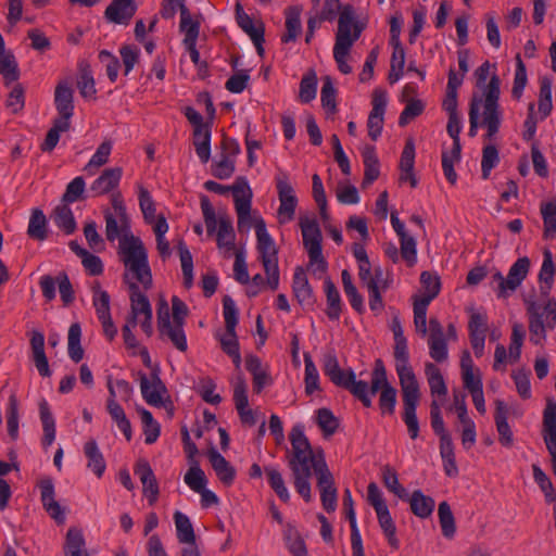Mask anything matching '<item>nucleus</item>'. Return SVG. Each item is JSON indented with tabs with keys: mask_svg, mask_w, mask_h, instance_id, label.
Returning <instances> with one entry per match:
<instances>
[{
	"mask_svg": "<svg viewBox=\"0 0 556 556\" xmlns=\"http://www.w3.org/2000/svg\"><path fill=\"white\" fill-rule=\"evenodd\" d=\"M302 7L292 5L286 9V33L281 36L283 43L295 41L302 33L301 24Z\"/></svg>",
	"mask_w": 556,
	"mask_h": 556,
	"instance_id": "obj_35",
	"label": "nucleus"
},
{
	"mask_svg": "<svg viewBox=\"0 0 556 556\" xmlns=\"http://www.w3.org/2000/svg\"><path fill=\"white\" fill-rule=\"evenodd\" d=\"M292 290L299 304L302 306L314 305V294L307 276L302 267H296L293 274Z\"/></svg>",
	"mask_w": 556,
	"mask_h": 556,
	"instance_id": "obj_28",
	"label": "nucleus"
},
{
	"mask_svg": "<svg viewBox=\"0 0 556 556\" xmlns=\"http://www.w3.org/2000/svg\"><path fill=\"white\" fill-rule=\"evenodd\" d=\"M139 378L143 400L151 406H163L167 389L160 378L159 368L154 369L149 377L144 372H140Z\"/></svg>",
	"mask_w": 556,
	"mask_h": 556,
	"instance_id": "obj_15",
	"label": "nucleus"
},
{
	"mask_svg": "<svg viewBox=\"0 0 556 556\" xmlns=\"http://www.w3.org/2000/svg\"><path fill=\"white\" fill-rule=\"evenodd\" d=\"M394 337V365L403 394V421L407 427L409 438L415 440L419 434V422L416 409L420 401V389L416 375L409 363L407 340L401 320L394 316L391 323Z\"/></svg>",
	"mask_w": 556,
	"mask_h": 556,
	"instance_id": "obj_2",
	"label": "nucleus"
},
{
	"mask_svg": "<svg viewBox=\"0 0 556 556\" xmlns=\"http://www.w3.org/2000/svg\"><path fill=\"white\" fill-rule=\"evenodd\" d=\"M415 165V144L412 139L407 140L401 154L400 160V180L409 181L412 188L417 187V178L414 174Z\"/></svg>",
	"mask_w": 556,
	"mask_h": 556,
	"instance_id": "obj_31",
	"label": "nucleus"
},
{
	"mask_svg": "<svg viewBox=\"0 0 556 556\" xmlns=\"http://www.w3.org/2000/svg\"><path fill=\"white\" fill-rule=\"evenodd\" d=\"M265 472L270 488L282 502L288 503L290 500V493L285 484V480L280 471L275 467L268 466L265 467Z\"/></svg>",
	"mask_w": 556,
	"mask_h": 556,
	"instance_id": "obj_55",
	"label": "nucleus"
},
{
	"mask_svg": "<svg viewBox=\"0 0 556 556\" xmlns=\"http://www.w3.org/2000/svg\"><path fill=\"white\" fill-rule=\"evenodd\" d=\"M540 212L543 219V238L552 240L556 237V202L542 203Z\"/></svg>",
	"mask_w": 556,
	"mask_h": 556,
	"instance_id": "obj_45",
	"label": "nucleus"
},
{
	"mask_svg": "<svg viewBox=\"0 0 556 556\" xmlns=\"http://www.w3.org/2000/svg\"><path fill=\"white\" fill-rule=\"evenodd\" d=\"M54 105L59 113L58 119L71 122L74 115V91L68 81H60L54 90Z\"/></svg>",
	"mask_w": 556,
	"mask_h": 556,
	"instance_id": "obj_20",
	"label": "nucleus"
},
{
	"mask_svg": "<svg viewBox=\"0 0 556 556\" xmlns=\"http://www.w3.org/2000/svg\"><path fill=\"white\" fill-rule=\"evenodd\" d=\"M30 349L34 364L41 377H50L51 370L47 355L45 353V336L38 330H34L30 337Z\"/></svg>",
	"mask_w": 556,
	"mask_h": 556,
	"instance_id": "obj_26",
	"label": "nucleus"
},
{
	"mask_svg": "<svg viewBox=\"0 0 556 556\" xmlns=\"http://www.w3.org/2000/svg\"><path fill=\"white\" fill-rule=\"evenodd\" d=\"M387 102V92L382 89H375L372 93V109L367 121L368 136L374 141H376L382 132Z\"/></svg>",
	"mask_w": 556,
	"mask_h": 556,
	"instance_id": "obj_17",
	"label": "nucleus"
},
{
	"mask_svg": "<svg viewBox=\"0 0 556 556\" xmlns=\"http://www.w3.org/2000/svg\"><path fill=\"white\" fill-rule=\"evenodd\" d=\"M527 313L530 341L534 345H542L546 340L547 331L556 327V300L548 299L543 306L530 302L527 305Z\"/></svg>",
	"mask_w": 556,
	"mask_h": 556,
	"instance_id": "obj_9",
	"label": "nucleus"
},
{
	"mask_svg": "<svg viewBox=\"0 0 556 556\" xmlns=\"http://www.w3.org/2000/svg\"><path fill=\"white\" fill-rule=\"evenodd\" d=\"M542 435L547 451H556V403L553 401H548L543 413Z\"/></svg>",
	"mask_w": 556,
	"mask_h": 556,
	"instance_id": "obj_32",
	"label": "nucleus"
},
{
	"mask_svg": "<svg viewBox=\"0 0 556 556\" xmlns=\"http://www.w3.org/2000/svg\"><path fill=\"white\" fill-rule=\"evenodd\" d=\"M159 331L161 336L167 337L177 350L180 352L187 351L188 343L184 325L173 323L169 327H165Z\"/></svg>",
	"mask_w": 556,
	"mask_h": 556,
	"instance_id": "obj_63",
	"label": "nucleus"
},
{
	"mask_svg": "<svg viewBox=\"0 0 556 556\" xmlns=\"http://www.w3.org/2000/svg\"><path fill=\"white\" fill-rule=\"evenodd\" d=\"M325 293L327 298L326 314L331 320H339L342 311V301L340 293L330 278L324 281Z\"/></svg>",
	"mask_w": 556,
	"mask_h": 556,
	"instance_id": "obj_39",
	"label": "nucleus"
},
{
	"mask_svg": "<svg viewBox=\"0 0 556 556\" xmlns=\"http://www.w3.org/2000/svg\"><path fill=\"white\" fill-rule=\"evenodd\" d=\"M174 520L179 543H194L195 534L189 517L181 511H176L174 514Z\"/></svg>",
	"mask_w": 556,
	"mask_h": 556,
	"instance_id": "obj_48",
	"label": "nucleus"
},
{
	"mask_svg": "<svg viewBox=\"0 0 556 556\" xmlns=\"http://www.w3.org/2000/svg\"><path fill=\"white\" fill-rule=\"evenodd\" d=\"M180 30L185 34V46L197 45L200 24L191 18L190 12L186 5H181Z\"/></svg>",
	"mask_w": 556,
	"mask_h": 556,
	"instance_id": "obj_44",
	"label": "nucleus"
},
{
	"mask_svg": "<svg viewBox=\"0 0 556 556\" xmlns=\"http://www.w3.org/2000/svg\"><path fill=\"white\" fill-rule=\"evenodd\" d=\"M376 514H377L379 526L382 529L383 533L386 534L389 544L392 547L397 548L399 540L395 535L396 527L394 525V521L392 519L389 508L386 507L381 510L376 511Z\"/></svg>",
	"mask_w": 556,
	"mask_h": 556,
	"instance_id": "obj_53",
	"label": "nucleus"
},
{
	"mask_svg": "<svg viewBox=\"0 0 556 556\" xmlns=\"http://www.w3.org/2000/svg\"><path fill=\"white\" fill-rule=\"evenodd\" d=\"M139 413L143 425L144 442L147 444H153L156 442L161 433L160 424L153 418L151 412L148 409L141 408Z\"/></svg>",
	"mask_w": 556,
	"mask_h": 556,
	"instance_id": "obj_58",
	"label": "nucleus"
},
{
	"mask_svg": "<svg viewBox=\"0 0 556 556\" xmlns=\"http://www.w3.org/2000/svg\"><path fill=\"white\" fill-rule=\"evenodd\" d=\"M40 501L47 514L58 523L65 522V509L55 500L54 483L51 478H45L39 482Z\"/></svg>",
	"mask_w": 556,
	"mask_h": 556,
	"instance_id": "obj_18",
	"label": "nucleus"
},
{
	"mask_svg": "<svg viewBox=\"0 0 556 556\" xmlns=\"http://www.w3.org/2000/svg\"><path fill=\"white\" fill-rule=\"evenodd\" d=\"M106 409L117 428L123 432L125 439L129 442L132 439L131 424L127 418L124 408L118 402L106 403Z\"/></svg>",
	"mask_w": 556,
	"mask_h": 556,
	"instance_id": "obj_43",
	"label": "nucleus"
},
{
	"mask_svg": "<svg viewBox=\"0 0 556 556\" xmlns=\"http://www.w3.org/2000/svg\"><path fill=\"white\" fill-rule=\"evenodd\" d=\"M406 501L409 503L412 513L420 519L430 517L435 507L434 500L431 496L425 495L420 490L414 491L412 495L408 494V500Z\"/></svg>",
	"mask_w": 556,
	"mask_h": 556,
	"instance_id": "obj_37",
	"label": "nucleus"
},
{
	"mask_svg": "<svg viewBox=\"0 0 556 556\" xmlns=\"http://www.w3.org/2000/svg\"><path fill=\"white\" fill-rule=\"evenodd\" d=\"M275 181L280 202L277 211V218L279 224H288L294 218L298 198L294 188L289 181L287 173L280 172L277 174Z\"/></svg>",
	"mask_w": 556,
	"mask_h": 556,
	"instance_id": "obj_14",
	"label": "nucleus"
},
{
	"mask_svg": "<svg viewBox=\"0 0 556 556\" xmlns=\"http://www.w3.org/2000/svg\"><path fill=\"white\" fill-rule=\"evenodd\" d=\"M299 224L309 263L316 267L315 270L325 273L327 270V262L323 256V235L317 219L315 217L301 216Z\"/></svg>",
	"mask_w": 556,
	"mask_h": 556,
	"instance_id": "obj_12",
	"label": "nucleus"
},
{
	"mask_svg": "<svg viewBox=\"0 0 556 556\" xmlns=\"http://www.w3.org/2000/svg\"><path fill=\"white\" fill-rule=\"evenodd\" d=\"M79 93L85 99H94L97 89L92 72L88 65L80 67L77 80Z\"/></svg>",
	"mask_w": 556,
	"mask_h": 556,
	"instance_id": "obj_59",
	"label": "nucleus"
},
{
	"mask_svg": "<svg viewBox=\"0 0 556 556\" xmlns=\"http://www.w3.org/2000/svg\"><path fill=\"white\" fill-rule=\"evenodd\" d=\"M317 486L320 492V501L324 509L328 513H333L338 505V490L329 468H324L321 475L317 477Z\"/></svg>",
	"mask_w": 556,
	"mask_h": 556,
	"instance_id": "obj_21",
	"label": "nucleus"
},
{
	"mask_svg": "<svg viewBox=\"0 0 556 556\" xmlns=\"http://www.w3.org/2000/svg\"><path fill=\"white\" fill-rule=\"evenodd\" d=\"M92 304L94 306L97 317L98 319H104L106 316L111 315L110 295L106 291L101 289L98 282L92 286Z\"/></svg>",
	"mask_w": 556,
	"mask_h": 556,
	"instance_id": "obj_60",
	"label": "nucleus"
},
{
	"mask_svg": "<svg viewBox=\"0 0 556 556\" xmlns=\"http://www.w3.org/2000/svg\"><path fill=\"white\" fill-rule=\"evenodd\" d=\"M323 370L330 381L342 389L348 390L362 404L369 408L372 405L371 396L381 392L390 382L383 362L378 358L371 372L370 386L364 380H356L353 369H342L334 354H327L324 358Z\"/></svg>",
	"mask_w": 556,
	"mask_h": 556,
	"instance_id": "obj_4",
	"label": "nucleus"
},
{
	"mask_svg": "<svg viewBox=\"0 0 556 556\" xmlns=\"http://www.w3.org/2000/svg\"><path fill=\"white\" fill-rule=\"evenodd\" d=\"M84 454L87 458V468L101 478L106 469V463L96 440L90 439L84 444Z\"/></svg>",
	"mask_w": 556,
	"mask_h": 556,
	"instance_id": "obj_36",
	"label": "nucleus"
},
{
	"mask_svg": "<svg viewBox=\"0 0 556 556\" xmlns=\"http://www.w3.org/2000/svg\"><path fill=\"white\" fill-rule=\"evenodd\" d=\"M27 233L30 238L43 241L47 239V218L43 212L39 208L33 211Z\"/></svg>",
	"mask_w": 556,
	"mask_h": 556,
	"instance_id": "obj_50",
	"label": "nucleus"
},
{
	"mask_svg": "<svg viewBox=\"0 0 556 556\" xmlns=\"http://www.w3.org/2000/svg\"><path fill=\"white\" fill-rule=\"evenodd\" d=\"M130 290V312L127 321L140 324L142 331L150 337L153 333L152 326V307L147 295L140 291L137 279L129 276L126 279Z\"/></svg>",
	"mask_w": 556,
	"mask_h": 556,
	"instance_id": "obj_13",
	"label": "nucleus"
},
{
	"mask_svg": "<svg viewBox=\"0 0 556 556\" xmlns=\"http://www.w3.org/2000/svg\"><path fill=\"white\" fill-rule=\"evenodd\" d=\"M105 237L110 242L119 240L118 254L126 273L125 279L129 276L137 279L148 290L152 287V274L148 263V254L139 238L130 235L128 217L114 215L110 210L104 211Z\"/></svg>",
	"mask_w": 556,
	"mask_h": 556,
	"instance_id": "obj_1",
	"label": "nucleus"
},
{
	"mask_svg": "<svg viewBox=\"0 0 556 556\" xmlns=\"http://www.w3.org/2000/svg\"><path fill=\"white\" fill-rule=\"evenodd\" d=\"M58 283L61 300L64 305L71 304L75 296L72 283L68 276L65 273H60L56 278H52L49 275H43L39 280V286L42 291V295L48 301H52L55 298V285Z\"/></svg>",
	"mask_w": 556,
	"mask_h": 556,
	"instance_id": "obj_16",
	"label": "nucleus"
},
{
	"mask_svg": "<svg viewBox=\"0 0 556 556\" xmlns=\"http://www.w3.org/2000/svg\"><path fill=\"white\" fill-rule=\"evenodd\" d=\"M39 414L43 429L42 445L48 447L55 439V420L46 400L39 403Z\"/></svg>",
	"mask_w": 556,
	"mask_h": 556,
	"instance_id": "obj_41",
	"label": "nucleus"
},
{
	"mask_svg": "<svg viewBox=\"0 0 556 556\" xmlns=\"http://www.w3.org/2000/svg\"><path fill=\"white\" fill-rule=\"evenodd\" d=\"M212 129L208 124L200 125L193 130V144L195 153L202 163H207L211 157Z\"/></svg>",
	"mask_w": 556,
	"mask_h": 556,
	"instance_id": "obj_34",
	"label": "nucleus"
},
{
	"mask_svg": "<svg viewBox=\"0 0 556 556\" xmlns=\"http://www.w3.org/2000/svg\"><path fill=\"white\" fill-rule=\"evenodd\" d=\"M508 408L504 401H495L494 421L498 432V441L505 447H511L514 444V433L508 425Z\"/></svg>",
	"mask_w": 556,
	"mask_h": 556,
	"instance_id": "obj_25",
	"label": "nucleus"
},
{
	"mask_svg": "<svg viewBox=\"0 0 556 556\" xmlns=\"http://www.w3.org/2000/svg\"><path fill=\"white\" fill-rule=\"evenodd\" d=\"M112 152L111 141H103L96 150L89 162L85 165L84 170L87 175L93 176L97 170L108 163Z\"/></svg>",
	"mask_w": 556,
	"mask_h": 556,
	"instance_id": "obj_47",
	"label": "nucleus"
},
{
	"mask_svg": "<svg viewBox=\"0 0 556 556\" xmlns=\"http://www.w3.org/2000/svg\"><path fill=\"white\" fill-rule=\"evenodd\" d=\"M53 223L64 231L66 235H71L76 230V220L74 214L68 204L58 205L51 215Z\"/></svg>",
	"mask_w": 556,
	"mask_h": 556,
	"instance_id": "obj_40",
	"label": "nucleus"
},
{
	"mask_svg": "<svg viewBox=\"0 0 556 556\" xmlns=\"http://www.w3.org/2000/svg\"><path fill=\"white\" fill-rule=\"evenodd\" d=\"M291 450L288 453V466L292 472L296 492L306 503L312 501L309 479L312 470L319 477L328 468L323 450H313L302 425H295L289 434Z\"/></svg>",
	"mask_w": 556,
	"mask_h": 556,
	"instance_id": "obj_3",
	"label": "nucleus"
},
{
	"mask_svg": "<svg viewBox=\"0 0 556 556\" xmlns=\"http://www.w3.org/2000/svg\"><path fill=\"white\" fill-rule=\"evenodd\" d=\"M425 375L433 400H443L447 395V386L440 368L430 362L425 364Z\"/></svg>",
	"mask_w": 556,
	"mask_h": 556,
	"instance_id": "obj_29",
	"label": "nucleus"
},
{
	"mask_svg": "<svg viewBox=\"0 0 556 556\" xmlns=\"http://www.w3.org/2000/svg\"><path fill=\"white\" fill-rule=\"evenodd\" d=\"M64 556H90L84 533L78 528H70L66 532L64 543Z\"/></svg>",
	"mask_w": 556,
	"mask_h": 556,
	"instance_id": "obj_38",
	"label": "nucleus"
},
{
	"mask_svg": "<svg viewBox=\"0 0 556 556\" xmlns=\"http://www.w3.org/2000/svg\"><path fill=\"white\" fill-rule=\"evenodd\" d=\"M81 328L78 323L72 324L68 329V356L75 363H79L84 357V350L80 345Z\"/></svg>",
	"mask_w": 556,
	"mask_h": 556,
	"instance_id": "obj_56",
	"label": "nucleus"
},
{
	"mask_svg": "<svg viewBox=\"0 0 556 556\" xmlns=\"http://www.w3.org/2000/svg\"><path fill=\"white\" fill-rule=\"evenodd\" d=\"M204 188L210 192L225 194L228 191L232 192L235 208L238 217V228L249 230L251 227V206L253 191L245 177L239 176L236 178L232 186H224L214 180L204 182Z\"/></svg>",
	"mask_w": 556,
	"mask_h": 556,
	"instance_id": "obj_7",
	"label": "nucleus"
},
{
	"mask_svg": "<svg viewBox=\"0 0 556 556\" xmlns=\"http://www.w3.org/2000/svg\"><path fill=\"white\" fill-rule=\"evenodd\" d=\"M135 473L143 486V494L148 497L149 503L152 505L156 502L160 490L155 475L146 459H139L135 466Z\"/></svg>",
	"mask_w": 556,
	"mask_h": 556,
	"instance_id": "obj_23",
	"label": "nucleus"
},
{
	"mask_svg": "<svg viewBox=\"0 0 556 556\" xmlns=\"http://www.w3.org/2000/svg\"><path fill=\"white\" fill-rule=\"evenodd\" d=\"M254 228L257 240L256 249L258 258L266 274L267 286L270 290L275 291L279 287L278 250L262 217L254 219Z\"/></svg>",
	"mask_w": 556,
	"mask_h": 556,
	"instance_id": "obj_8",
	"label": "nucleus"
},
{
	"mask_svg": "<svg viewBox=\"0 0 556 556\" xmlns=\"http://www.w3.org/2000/svg\"><path fill=\"white\" fill-rule=\"evenodd\" d=\"M122 176L123 169L121 167L106 168L93 180L90 191L94 197L108 194L118 187Z\"/></svg>",
	"mask_w": 556,
	"mask_h": 556,
	"instance_id": "obj_24",
	"label": "nucleus"
},
{
	"mask_svg": "<svg viewBox=\"0 0 556 556\" xmlns=\"http://www.w3.org/2000/svg\"><path fill=\"white\" fill-rule=\"evenodd\" d=\"M286 546L293 556H307V549L304 540L296 529L288 523L283 530Z\"/></svg>",
	"mask_w": 556,
	"mask_h": 556,
	"instance_id": "obj_49",
	"label": "nucleus"
},
{
	"mask_svg": "<svg viewBox=\"0 0 556 556\" xmlns=\"http://www.w3.org/2000/svg\"><path fill=\"white\" fill-rule=\"evenodd\" d=\"M501 80L496 74H493L489 85L485 86L481 97H473L469 108V131L470 137L477 135L479 126V115L481 112L480 125L486 128L485 139L492 140L498 132L502 124V111L500 108Z\"/></svg>",
	"mask_w": 556,
	"mask_h": 556,
	"instance_id": "obj_5",
	"label": "nucleus"
},
{
	"mask_svg": "<svg viewBox=\"0 0 556 556\" xmlns=\"http://www.w3.org/2000/svg\"><path fill=\"white\" fill-rule=\"evenodd\" d=\"M201 211L208 235L216 232V242L219 249L231 252L235 249L236 235L232 223L228 217L216 218L215 210L207 197L201 198Z\"/></svg>",
	"mask_w": 556,
	"mask_h": 556,
	"instance_id": "obj_10",
	"label": "nucleus"
},
{
	"mask_svg": "<svg viewBox=\"0 0 556 556\" xmlns=\"http://www.w3.org/2000/svg\"><path fill=\"white\" fill-rule=\"evenodd\" d=\"M233 402L241 422L254 426L256 424L255 414L249 408L248 387L244 378L241 376L237 378L233 386Z\"/></svg>",
	"mask_w": 556,
	"mask_h": 556,
	"instance_id": "obj_19",
	"label": "nucleus"
},
{
	"mask_svg": "<svg viewBox=\"0 0 556 556\" xmlns=\"http://www.w3.org/2000/svg\"><path fill=\"white\" fill-rule=\"evenodd\" d=\"M182 277H184V286L187 289H190L193 286V260L192 255L185 244L184 241H180L178 244Z\"/></svg>",
	"mask_w": 556,
	"mask_h": 556,
	"instance_id": "obj_54",
	"label": "nucleus"
},
{
	"mask_svg": "<svg viewBox=\"0 0 556 556\" xmlns=\"http://www.w3.org/2000/svg\"><path fill=\"white\" fill-rule=\"evenodd\" d=\"M106 387L109 390V397L106 403L118 402V400L128 402L132 394L131 384L124 379H113L108 377Z\"/></svg>",
	"mask_w": 556,
	"mask_h": 556,
	"instance_id": "obj_42",
	"label": "nucleus"
},
{
	"mask_svg": "<svg viewBox=\"0 0 556 556\" xmlns=\"http://www.w3.org/2000/svg\"><path fill=\"white\" fill-rule=\"evenodd\" d=\"M363 28L355 22L354 9L346 5L342 9L338 21L333 58L342 74H350L352 66L348 63V56L353 43L359 38Z\"/></svg>",
	"mask_w": 556,
	"mask_h": 556,
	"instance_id": "obj_6",
	"label": "nucleus"
},
{
	"mask_svg": "<svg viewBox=\"0 0 556 556\" xmlns=\"http://www.w3.org/2000/svg\"><path fill=\"white\" fill-rule=\"evenodd\" d=\"M245 368L253 377V390L261 393L263 389L271 383L267 368L264 367L261 358L254 354L245 357Z\"/></svg>",
	"mask_w": 556,
	"mask_h": 556,
	"instance_id": "obj_27",
	"label": "nucleus"
},
{
	"mask_svg": "<svg viewBox=\"0 0 556 556\" xmlns=\"http://www.w3.org/2000/svg\"><path fill=\"white\" fill-rule=\"evenodd\" d=\"M382 481L384 486L400 500H408L407 490L399 482L396 471L390 466L382 468Z\"/></svg>",
	"mask_w": 556,
	"mask_h": 556,
	"instance_id": "obj_57",
	"label": "nucleus"
},
{
	"mask_svg": "<svg viewBox=\"0 0 556 556\" xmlns=\"http://www.w3.org/2000/svg\"><path fill=\"white\" fill-rule=\"evenodd\" d=\"M316 422L325 437L332 435L338 427L339 420L329 408H319L316 412Z\"/></svg>",
	"mask_w": 556,
	"mask_h": 556,
	"instance_id": "obj_64",
	"label": "nucleus"
},
{
	"mask_svg": "<svg viewBox=\"0 0 556 556\" xmlns=\"http://www.w3.org/2000/svg\"><path fill=\"white\" fill-rule=\"evenodd\" d=\"M136 12L135 0H112L105 9L104 16L111 23L128 25Z\"/></svg>",
	"mask_w": 556,
	"mask_h": 556,
	"instance_id": "obj_22",
	"label": "nucleus"
},
{
	"mask_svg": "<svg viewBox=\"0 0 556 556\" xmlns=\"http://www.w3.org/2000/svg\"><path fill=\"white\" fill-rule=\"evenodd\" d=\"M438 516L443 536L446 539L454 538L456 532L455 518L447 502L439 504Z\"/></svg>",
	"mask_w": 556,
	"mask_h": 556,
	"instance_id": "obj_52",
	"label": "nucleus"
},
{
	"mask_svg": "<svg viewBox=\"0 0 556 556\" xmlns=\"http://www.w3.org/2000/svg\"><path fill=\"white\" fill-rule=\"evenodd\" d=\"M526 338V330L522 324L514 323L511 326V336L509 344V358L513 363L519 361L521 348Z\"/></svg>",
	"mask_w": 556,
	"mask_h": 556,
	"instance_id": "obj_62",
	"label": "nucleus"
},
{
	"mask_svg": "<svg viewBox=\"0 0 556 556\" xmlns=\"http://www.w3.org/2000/svg\"><path fill=\"white\" fill-rule=\"evenodd\" d=\"M420 283L424 289V294L418 298L419 300H427V302H431L440 293L441 281L438 274L431 271H422L420 275Z\"/></svg>",
	"mask_w": 556,
	"mask_h": 556,
	"instance_id": "obj_51",
	"label": "nucleus"
},
{
	"mask_svg": "<svg viewBox=\"0 0 556 556\" xmlns=\"http://www.w3.org/2000/svg\"><path fill=\"white\" fill-rule=\"evenodd\" d=\"M0 75L5 85H10L20 78V68L15 56L11 52H4V40L0 34Z\"/></svg>",
	"mask_w": 556,
	"mask_h": 556,
	"instance_id": "obj_33",
	"label": "nucleus"
},
{
	"mask_svg": "<svg viewBox=\"0 0 556 556\" xmlns=\"http://www.w3.org/2000/svg\"><path fill=\"white\" fill-rule=\"evenodd\" d=\"M222 350L231 357L232 363L237 369L241 366V354L239 348V341L236 334V329L232 331L226 330V332L219 338Z\"/></svg>",
	"mask_w": 556,
	"mask_h": 556,
	"instance_id": "obj_46",
	"label": "nucleus"
},
{
	"mask_svg": "<svg viewBox=\"0 0 556 556\" xmlns=\"http://www.w3.org/2000/svg\"><path fill=\"white\" fill-rule=\"evenodd\" d=\"M530 269V260L519 257L509 268L507 276L498 270L492 274L490 286L498 299L509 298L527 278Z\"/></svg>",
	"mask_w": 556,
	"mask_h": 556,
	"instance_id": "obj_11",
	"label": "nucleus"
},
{
	"mask_svg": "<svg viewBox=\"0 0 556 556\" xmlns=\"http://www.w3.org/2000/svg\"><path fill=\"white\" fill-rule=\"evenodd\" d=\"M71 127V122H65L61 119H54L53 126L49 129L46 135L45 141L41 144V150L43 152H51L58 144L60 140V134L67 131Z\"/></svg>",
	"mask_w": 556,
	"mask_h": 556,
	"instance_id": "obj_61",
	"label": "nucleus"
},
{
	"mask_svg": "<svg viewBox=\"0 0 556 556\" xmlns=\"http://www.w3.org/2000/svg\"><path fill=\"white\" fill-rule=\"evenodd\" d=\"M207 456L220 482L227 486L231 485L236 478V470L230 463L215 448H211Z\"/></svg>",
	"mask_w": 556,
	"mask_h": 556,
	"instance_id": "obj_30",
	"label": "nucleus"
}]
</instances>
